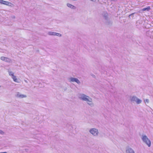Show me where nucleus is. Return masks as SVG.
Returning <instances> with one entry per match:
<instances>
[{
	"label": "nucleus",
	"mask_w": 153,
	"mask_h": 153,
	"mask_svg": "<svg viewBox=\"0 0 153 153\" xmlns=\"http://www.w3.org/2000/svg\"><path fill=\"white\" fill-rule=\"evenodd\" d=\"M79 97L80 99L86 101L87 102L88 104L89 105H93L92 102V99L88 96L82 94L80 95Z\"/></svg>",
	"instance_id": "nucleus-1"
},
{
	"label": "nucleus",
	"mask_w": 153,
	"mask_h": 153,
	"mask_svg": "<svg viewBox=\"0 0 153 153\" xmlns=\"http://www.w3.org/2000/svg\"><path fill=\"white\" fill-rule=\"evenodd\" d=\"M141 139L143 142L145 143L149 147L151 145L150 140L148 139L146 135H142Z\"/></svg>",
	"instance_id": "nucleus-2"
},
{
	"label": "nucleus",
	"mask_w": 153,
	"mask_h": 153,
	"mask_svg": "<svg viewBox=\"0 0 153 153\" xmlns=\"http://www.w3.org/2000/svg\"><path fill=\"white\" fill-rule=\"evenodd\" d=\"M102 15L104 19L105 20V23L107 25H109L111 24L110 20L108 18V13L106 12H104L102 14Z\"/></svg>",
	"instance_id": "nucleus-3"
},
{
	"label": "nucleus",
	"mask_w": 153,
	"mask_h": 153,
	"mask_svg": "<svg viewBox=\"0 0 153 153\" xmlns=\"http://www.w3.org/2000/svg\"><path fill=\"white\" fill-rule=\"evenodd\" d=\"M90 132L94 136H97L98 133V130L95 128H93L90 129Z\"/></svg>",
	"instance_id": "nucleus-4"
},
{
	"label": "nucleus",
	"mask_w": 153,
	"mask_h": 153,
	"mask_svg": "<svg viewBox=\"0 0 153 153\" xmlns=\"http://www.w3.org/2000/svg\"><path fill=\"white\" fill-rule=\"evenodd\" d=\"M70 79L71 82H75L78 84H80V82L77 78H75L71 77L70 78Z\"/></svg>",
	"instance_id": "nucleus-5"
},
{
	"label": "nucleus",
	"mask_w": 153,
	"mask_h": 153,
	"mask_svg": "<svg viewBox=\"0 0 153 153\" xmlns=\"http://www.w3.org/2000/svg\"><path fill=\"white\" fill-rule=\"evenodd\" d=\"M1 59L3 61H5L7 62H10L11 61V60L10 59L8 58L5 57L4 56H1Z\"/></svg>",
	"instance_id": "nucleus-6"
},
{
	"label": "nucleus",
	"mask_w": 153,
	"mask_h": 153,
	"mask_svg": "<svg viewBox=\"0 0 153 153\" xmlns=\"http://www.w3.org/2000/svg\"><path fill=\"white\" fill-rule=\"evenodd\" d=\"M126 153H135L134 150L131 148H128L126 150Z\"/></svg>",
	"instance_id": "nucleus-7"
},
{
	"label": "nucleus",
	"mask_w": 153,
	"mask_h": 153,
	"mask_svg": "<svg viewBox=\"0 0 153 153\" xmlns=\"http://www.w3.org/2000/svg\"><path fill=\"white\" fill-rule=\"evenodd\" d=\"M0 3L7 5H9L10 4H11L9 2L5 1L2 0H0Z\"/></svg>",
	"instance_id": "nucleus-8"
},
{
	"label": "nucleus",
	"mask_w": 153,
	"mask_h": 153,
	"mask_svg": "<svg viewBox=\"0 0 153 153\" xmlns=\"http://www.w3.org/2000/svg\"><path fill=\"white\" fill-rule=\"evenodd\" d=\"M16 96L17 97L21 98L26 97V95L20 94L19 92L17 93Z\"/></svg>",
	"instance_id": "nucleus-9"
},
{
	"label": "nucleus",
	"mask_w": 153,
	"mask_h": 153,
	"mask_svg": "<svg viewBox=\"0 0 153 153\" xmlns=\"http://www.w3.org/2000/svg\"><path fill=\"white\" fill-rule=\"evenodd\" d=\"M67 6L73 9H76V7L74 6L73 5H72L70 4H67Z\"/></svg>",
	"instance_id": "nucleus-10"
},
{
	"label": "nucleus",
	"mask_w": 153,
	"mask_h": 153,
	"mask_svg": "<svg viewBox=\"0 0 153 153\" xmlns=\"http://www.w3.org/2000/svg\"><path fill=\"white\" fill-rule=\"evenodd\" d=\"M150 7L149 6H148V7H145V8H143L142 9V10L143 11H148L150 10Z\"/></svg>",
	"instance_id": "nucleus-11"
},
{
	"label": "nucleus",
	"mask_w": 153,
	"mask_h": 153,
	"mask_svg": "<svg viewBox=\"0 0 153 153\" xmlns=\"http://www.w3.org/2000/svg\"><path fill=\"white\" fill-rule=\"evenodd\" d=\"M11 77L13 79V81L15 82H18V79L16 78V76H14V77Z\"/></svg>",
	"instance_id": "nucleus-12"
},
{
	"label": "nucleus",
	"mask_w": 153,
	"mask_h": 153,
	"mask_svg": "<svg viewBox=\"0 0 153 153\" xmlns=\"http://www.w3.org/2000/svg\"><path fill=\"white\" fill-rule=\"evenodd\" d=\"M48 34L49 35L55 36L56 32H49L48 33Z\"/></svg>",
	"instance_id": "nucleus-13"
},
{
	"label": "nucleus",
	"mask_w": 153,
	"mask_h": 153,
	"mask_svg": "<svg viewBox=\"0 0 153 153\" xmlns=\"http://www.w3.org/2000/svg\"><path fill=\"white\" fill-rule=\"evenodd\" d=\"M137 98L135 96H133L132 97L131 100V101H136Z\"/></svg>",
	"instance_id": "nucleus-14"
},
{
	"label": "nucleus",
	"mask_w": 153,
	"mask_h": 153,
	"mask_svg": "<svg viewBox=\"0 0 153 153\" xmlns=\"http://www.w3.org/2000/svg\"><path fill=\"white\" fill-rule=\"evenodd\" d=\"M8 73L9 75L11 77H14V74L13 73V72L9 71Z\"/></svg>",
	"instance_id": "nucleus-15"
},
{
	"label": "nucleus",
	"mask_w": 153,
	"mask_h": 153,
	"mask_svg": "<svg viewBox=\"0 0 153 153\" xmlns=\"http://www.w3.org/2000/svg\"><path fill=\"white\" fill-rule=\"evenodd\" d=\"M141 100L137 98L136 102L137 104H140L141 103Z\"/></svg>",
	"instance_id": "nucleus-16"
},
{
	"label": "nucleus",
	"mask_w": 153,
	"mask_h": 153,
	"mask_svg": "<svg viewBox=\"0 0 153 153\" xmlns=\"http://www.w3.org/2000/svg\"><path fill=\"white\" fill-rule=\"evenodd\" d=\"M55 36H61V35L59 33H56V34H55Z\"/></svg>",
	"instance_id": "nucleus-17"
},
{
	"label": "nucleus",
	"mask_w": 153,
	"mask_h": 153,
	"mask_svg": "<svg viewBox=\"0 0 153 153\" xmlns=\"http://www.w3.org/2000/svg\"><path fill=\"white\" fill-rule=\"evenodd\" d=\"M4 132L2 130H0V134H3Z\"/></svg>",
	"instance_id": "nucleus-18"
},
{
	"label": "nucleus",
	"mask_w": 153,
	"mask_h": 153,
	"mask_svg": "<svg viewBox=\"0 0 153 153\" xmlns=\"http://www.w3.org/2000/svg\"><path fill=\"white\" fill-rule=\"evenodd\" d=\"M145 102H146L147 103H148L149 102V100L148 99H146L145 101Z\"/></svg>",
	"instance_id": "nucleus-19"
},
{
	"label": "nucleus",
	"mask_w": 153,
	"mask_h": 153,
	"mask_svg": "<svg viewBox=\"0 0 153 153\" xmlns=\"http://www.w3.org/2000/svg\"><path fill=\"white\" fill-rule=\"evenodd\" d=\"M0 153H7L6 152H0Z\"/></svg>",
	"instance_id": "nucleus-20"
},
{
	"label": "nucleus",
	"mask_w": 153,
	"mask_h": 153,
	"mask_svg": "<svg viewBox=\"0 0 153 153\" xmlns=\"http://www.w3.org/2000/svg\"><path fill=\"white\" fill-rule=\"evenodd\" d=\"M134 14V13H133L131 14L130 15V16H131V15H133Z\"/></svg>",
	"instance_id": "nucleus-21"
},
{
	"label": "nucleus",
	"mask_w": 153,
	"mask_h": 153,
	"mask_svg": "<svg viewBox=\"0 0 153 153\" xmlns=\"http://www.w3.org/2000/svg\"><path fill=\"white\" fill-rule=\"evenodd\" d=\"M25 81L26 82H27V81L26 80H25Z\"/></svg>",
	"instance_id": "nucleus-22"
},
{
	"label": "nucleus",
	"mask_w": 153,
	"mask_h": 153,
	"mask_svg": "<svg viewBox=\"0 0 153 153\" xmlns=\"http://www.w3.org/2000/svg\"><path fill=\"white\" fill-rule=\"evenodd\" d=\"M12 17H13V18H15V17L14 16H13Z\"/></svg>",
	"instance_id": "nucleus-23"
},
{
	"label": "nucleus",
	"mask_w": 153,
	"mask_h": 153,
	"mask_svg": "<svg viewBox=\"0 0 153 153\" xmlns=\"http://www.w3.org/2000/svg\"><path fill=\"white\" fill-rule=\"evenodd\" d=\"M1 86L0 85V88H1Z\"/></svg>",
	"instance_id": "nucleus-24"
}]
</instances>
